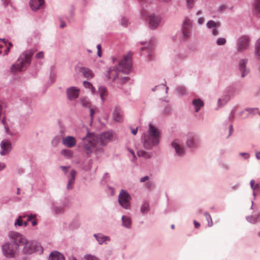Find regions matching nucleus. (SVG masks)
Masks as SVG:
<instances>
[{
	"label": "nucleus",
	"instance_id": "nucleus-1",
	"mask_svg": "<svg viewBox=\"0 0 260 260\" xmlns=\"http://www.w3.org/2000/svg\"><path fill=\"white\" fill-rule=\"evenodd\" d=\"M114 137L113 131L105 132L99 135L88 132L86 136L81 138L82 145L87 155H90L93 151L96 153L101 152L103 151L102 147L112 141Z\"/></svg>",
	"mask_w": 260,
	"mask_h": 260
},
{
	"label": "nucleus",
	"instance_id": "nucleus-53",
	"mask_svg": "<svg viewBox=\"0 0 260 260\" xmlns=\"http://www.w3.org/2000/svg\"><path fill=\"white\" fill-rule=\"evenodd\" d=\"M219 27H215L212 31V35L214 36H216L218 35V28Z\"/></svg>",
	"mask_w": 260,
	"mask_h": 260
},
{
	"label": "nucleus",
	"instance_id": "nucleus-27",
	"mask_svg": "<svg viewBox=\"0 0 260 260\" xmlns=\"http://www.w3.org/2000/svg\"><path fill=\"white\" fill-rule=\"evenodd\" d=\"M122 221V226L124 227L129 229L131 226V218L126 216H122L121 218Z\"/></svg>",
	"mask_w": 260,
	"mask_h": 260
},
{
	"label": "nucleus",
	"instance_id": "nucleus-43",
	"mask_svg": "<svg viewBox=\"0 0 260 260\" xmlns=\"http://www.w3.org/2000/svg\"><path fill=\"white\" fill-rule=\"evenodd\" d=\"M197 0H186V5L189 9H191L194 6V4Z\"/></svg>",
	"mask_w": 260,
	"mask_h": 260
},
{
	"label": "nucleus",
	"instance_id": "nucleus-61",
	"mask_svg": "<svg viewBox=\"0 0 260 260\" xmlns=\"http://www.w3.org/2000/svg\"><path fill=\"white\" fill-rule=\"evenodd\" d=\"M149 176H145L143 177H142L141 179H140V182H144L147 180H148L149 179Z\"/></svg>",
	"mask_w": 260,
	"mask_h": 260
},
{
	"label": "nucleus",
	"instance_id": "nucleus-40",
	"mask_svg": "<svg viewBox=\"0 0 260 260\" xmlns=\"http://www.w3.org/2000/svg\"><path fill=\"white\" fill-rule=\"evenodd\" d=\"M84 260H100V259L94 255L86 254L84 256Z\"/></svg>",
	"mask_w": 260,
	"mask_h": 260
},
{
	"label": "nucleus",
	"instance_id": "nucleus-9",
	"mask_svg": "<svg viewBox=\"0 0 260 260\" xmlns=\"http://www.w3.org/2000/svg\"><path fill=\"white\" fill-rule=\"evenodd\" d=\"M181 30L183 39L189 38L192 30V21L189 18L186 17L183 20Z\"/></svg>",
	"mask_w": 260,
	"mask_h": 260
},
{
	"label": "nucleus",
	"instance_id": "nucleus-37",
	"mask_svg": "<svg viewBox=\"0 0 260 260\" xmlns=\"http://www.w3.org/2000/svg\"><path fill=\"white\" fill-rule=\"evenodd\" d=\"M185 56L182 53L176 54L174 57V60L176 63H179L185 59Z\"/></svg>",
	"mask_w": 260,
	"mask_h": 260
},
{
	"label": "nucleus",
	"instance_id": "nucleus-15",
	"mask_svg": "<svg viewBox=\"0 0 260 260\" xmlns=\"http://www.w3.org/2000/svg\"><path fill=\"white\" fill-rule=\"evenodd\" d=\"M79 93V89L76 87L72 86L67 89V94L68 99L70 100L76 99Z\"/></svg>",
	"mask_w": 260,
	"mask_h": 260
},
{
	"label": "nucleus",
	"instance_id": "nucleus-51",
	"mask_svg": "<svg viewBox=\"0 0 260 260\" xmlns=\"http://www.w3.org/2000/svg\"><path fill=\"white\" fill-rule=\"evenodd\" d=\"M239 155L243 156L245 159H247L250 157V154L246 152H240Z\"/></svg>",
	"mask_w": 260,
	"mask_h": 260
},
{
	"label": "nucleus",
	"instance_id": "nucleus-56",
	"mask_svg": "<svg viewBox=\"0 0 260 260\" xmlns=\"http://www.w3.org/2000/svg\"><path fill=\"white\" fill-rule=\"evenodd\" d=\"M234 131L233 126L232 124H231L229 126V133L228 138L230 137L233 134Z\"/></svg>",
	"mask_w": 260,
	"mask_h": 260
},
{
	"label": "nucleus",
	"instance_id": "nucleus-18",
	"mask_svg": "<svg viewBox=\"0 0 260 260\" xmlns=\"http://www.w3.org/2000/svg\"><path fill=\"white\" fill-rule=\"evenodd\" d=\"M76 174L77 172L75 170H72L70 172V174L68 177V182L67 185V189L68 190H71L73 188Z\"/></svg>",
	"mask_w": 260,
	"mask_h": 260
},
{
	"label": "nucleus",
	"instance_id": "nucleus-58",
	"mask_svg": "<svg viewBox=\"0 0 260 260\" xmlns=\"http://www.w3.org/2000/svg\"><path fill=\"white\" fill-rule=\"evenodd\" d=\"M205 19L203 17H200L198 19V23L199 25H202L204 23Z\"/></svg>",
	"mask_w": 260,
	"mask_h": 260
},
{
	"label": "nucleus",
	"instance_id": "nucleus-49",
	"mask_svg": "<svg viewBox=\"0 0 260 260\" xmlns=\"http://www.w3.org/2000/svg\"><path fill=\"white\" fill-rule=\"evenodd\" d=\"M96 111H98V109H96H96L91 108L90 109V117L91 121L92 120V119L93 118V116H94V114Z\"/></svg>",
	"mask_w": 260,
	"mask_h": 260
},
{
	"label": "nucleus",
	"instance_id": "nucleus-36",
	"mask_svg": "<svg viewBox=\"0 0 260 260\" xmlns=\"http://www.w3.org/2000/svg\"><path fill=\"white\" fill-rule=\"evenodd\" d=\"M83 86L85 88H90L91 89L92 93H94V92L95 91V89L92 86V84L90 82H89L88 81H84L83 82Z\"/></svg>",
	"mask_w": 260,
	"mask_h": 260
},
{
	"label": "nucleus",
	"instance_id": "nucleus-6",
	"mask_svg": "<svg viewBox=\"0 0 260 260\" xmlns=\"http://www.w3.org/2000/svg\"><path fill=\"white\" fill-rule=\"evenodd\" d=\"M132 197L125 190L121 189L118 195V203L123 208L128 210L131 208V200Z\"/></svg>",
	"mask_w": 260,
	"mask_h": 260
},
{
	"label": "nucleus",
	"instance_id": "nucleus-39",
	"mask_svg": "<svg viewBox=\"0 0 260 260\" xmlns=\"http://www.w3.org/2000/svg\"><path fill=\"white\" fill-rule=\"evenodd\" d=\"M204 216L208 221V224L209 227H211L213 225V222L212 220V218L209 213L207 212L204 213Z\"/></svg>",
	"mask_w": 260,
	"mask_h": 260
},
{
	"label": "nucleus",
	"instance_id": "nucleus-55",
	"mask_svg": "<svg viewBox=\"0 0 260 260\" xmlns=\"http://www.w3.org/2000/svg\"><path fill=\"white\" fill-rule=\"evenodd\" d=\"M121 24L122 26H126L127 24V21L125 18H122L120 21Z\"/></svg>",
	"mask_w": 260,
	"mask_h": 260
},
{
	"label": "nucleus",
	"instance_id": "nucleus-24",
	"mask_svg": "<svg viewBox=\"0 0 260 260\" xmlns=\"http://www.w3.org/2000/svg\"><path fill=\"white\" fill-rule=\"evenodd\" d=\"M80 71L84 77L86 78L87 79H89L93 77V73L90 69L82 67L81 68Z\"/></svg>",
	"mask_w": 260,
	"mask_h": 260
},
{
	"label": "nucleus",
	"instance_id": "nucleus-14",
	"mask_svg": "<svg viewBox=\"0 0 260 260\" xmlns=\"http://www.w3.org/2000/svg\"><path fill=\"white\" fill-rule=\"evenodd\" d=\"M1 147L2 149V150L0 152L1 155H5L11 151V143L8 140H4L1 143Z\"/></svg>",
	"mask_w": 260,
	"mask_h": 260
},
{
	"label": "nucleus",
	"instance_id": "nucleus-47",
	"mask_svg": "<svg viewBox=\"0 0 260 260\" xmlns=\"http://www.w3.org/2000/svg\"><path fill=\"white\" fill-rule=\"evenodd\" d=\"M129 80V78L128 77H123L120 78L119 79V83L120 84H123L127 82Z\"/></svg>",
	"mask_w": 260,
	"mask_h": 260
},
{
	"label": "nucleus",
	"instance_id": "nucleus-5",
	"mask_svg": "<svg viewBox=\"0 0 260 260\" xmlns=\"http://www.w3.org/2000/svg\"><path fill=\"white\" fill-rule=\"evenodd\" d=\"M19 236L22 239L19 242V246H23L22 252L23 254L30 255L37 250L38 246L35 242L28 241L23 235L20 233H19Z\"/></svg>",
	"mask_w": 260,
	"mask_h": 260
},
{
	"label": "nucleus",
	"instance_id": "nucleus-22",
	"mask_svg": "<svg viewBox=\"0 0 260 260\" xmlns=\"http://www.w3.org/2000/svg\"><path fill=\"white\" fill-rule=\"evenodd\" d=\"M191 103L194 107L196 112H198L204 105V102L200 99H196L192 100Z\"/></svg>",
	"mask_w": 260,
	"mask_h": 260
},
{
	"label": "nucleus",
	"instance_id": "nucleus-13",
	"mask_svg": "<svg viewBox=\"0 0 260 260\" xmlns=\"http://www.w3.org/2000/svg\"><path fill=\"white\" fill-rule=\"evenodd\" d=\"M172 147L175 151L176 155L179 157L183 156L185 154V150L183 146L180 144L178 140H175L171 143Z\"/></svg>",
	"mask_w": 260,
	"mask_h": 260
},
{
	"label": "nucleus",
	"instance_id": "nucleus-48",
	"mask_svg": "<svg viewBox=\"0 0 260 260\" xmlns=\"http://www.w3.org/2000/svg\"><path fill=\"white\" fill-rule=\"evenodd\" d=\"M235 112H236V110L235 109H233L231 111V113H230V115L229 116V117H228L229 120H230L231 121H233V119H234V118L235 117Z\"/></svg>",
	"mask_w": 260,
	"mask_h": 260
},
{
	"label": "nucleus",
	"instance_id": "nucleus-23",
	"mask_svg": "<svg viewBox=\"0 0 260 260\" xmlns=\"http://www.w3.org/2000/svg\"><path fill=\"white\" fill-rule=\"evenodd\" d=\"M93 236L97 240L98 243L100 245L103 244L106 241H109L110 240V238L109 236H104L100 233L94 234Z\"/></svg>",
	"mask_w": 260,
	"mask_h": 260
},
{
	"label": "nucleus",
	"instance_id": "nucleus-19",
	"mask_svg": "<svg viewBox=\"0 0 260 260\" xmlns=\"http://www.w3.org/2000/svg\"><path fill=\"white\" fill-rule=\"evenodd\" d=\"M44 0H30L29 5L31 9L36 11L42 8L44 5Z\"/></svg>",
	"mask_w": 260,
	"mask_h": 260
},
{
	"label": "nucleus",
	"instance_id": "nucleus-38",
	"mask_svg": "<svg viewBox=\"0 0 260 260\" xmlns=\"http://www.w3.org/2000/svg\"><path fill=\"white\" fill-rule=\"evenodd\" d=\"M52 210L56 214H60L63 211V207L62 206H53L52 207Z\"/></svg>",
	"mask_w": 260,
	"mask_h": 260
},
{
	"label": "nucleus",
	"instance_id": "nucleus-62",
	"mask_svg": "<svg viewBox=\"0 0 260 260\" xmlns=\"http://www.w3.org/2000/svg\"><path fill=\"white\" fill-rule=\"evenodd\" d=\"M4 6H7L10 3V0H1Z\"/></svg>",
	"mask_w": 260,
	"mask_h": 260
},
{
	"label": "nucleus",
	"instance_id": "nucleus-33",
	"mask_svg": "<svg viewBox=\"0 0 260 260\" xmlns=\"http://www.w3.org/2000/svg\"><path fill=\"white\" fill-rule=\"evenodd\" d=\"M250 185L251 189L253 190V195L255 197L256 196L255 190L257 189H258L260 187V185L258 183L255 184V181L253 179L251 180L250 182Z\"/></svg>",
	"mask_w": 260,
	"mask_h": 260
},
{
	"label": "nucleus",
	"instance_id": "nucleus-31",
	"mask_svg": "<svg viewBox=\"0 0 260 260\" xmlns=\"http://www.w3.org/2000/svg\"><path fill=\"white\" fill-rule=\"evenodd\" d=\"M60 154L68 158H70L73 157V153L72 150L70 149H62L60 151Z\"/></svg>",
	"mask_w": 260,
	"mask_h": 260
},
{
	"label": "nucleus",
	"instance_id": "nucleus-4",
	"mask_svg": "<svg viewBox=\"0 0 260 260\" xmlns=\"http://www.w3.org/2000/svg\"><path fill=\"white\" fill-rule=\"evenodd\" d=\"M35 51L33 50L23 52L17 59L15 64H13L11 70L14 73L17 71H22L25 69L31 63V58Z\"/></svg>",
	"mask_w": 260,
	"mask_h": 260
},
{
	"label": "nucleus",
	"instance_id": "nucleus-11",
	"mask_svg": "<svg viewBox=\"0 0 260 260\" xmlns=\"http://www.w3.org/2000/svg\"><path fill=\"white\" fill-rule=\"evenodd\" d=\"M249 45V38L247 36L240 37L237 41V49L239 51L246 49Z\"/></svg>",
	"mask_w": 260,
	"mask_h": 260
},
{
	"label": "nucleus",
	"instance_id": "nucleus-3",
	"mask_svg": "<svg viewBox=\"0 0 260 260\" xmlns=\"http://www.w3.org/2000/svg\"><path fill=\"white\" fill-rule=\"evenodd\" d=\"M132 54L129 53L126 55H124L123 59L118 63V66L120 69L117 66L113 68H110L108 70L106 77L108 79L111 78V75L112 72H116V75L113 76V80H115L118 77V73L122 72L124 74H128L129 73L132 67Z\"/></svg>",
	"mask_w": 260,
	"mask_h": 260
},
{
	"label": "nucleus",
	"instance_id": "nucleus-20",
	"mask_svg": "<svg viewBox=\"0 0 260 260\" xmlns=\"http://www.w3.org/2000/svg\"><path fill=\"white\" fill-rule=\"evenodd\" d=\"M113 118L116 122H121L122 120V112L120 108L116 107L113 112Z\"/></svg>",
	"mask_w": 260,
	"mask_h": 260
},
{
	"label": "nucleus",
	"instance_id": "nucleus-16",
	"mask_svg": "<svg viewBox=\"0 0 260 260\" xmlns=\"http://www.w3.org/2000/svg\"><path fill=\"white\" fill-rule=\"evenodd\" d=\"M148 17L150 27L151 29H155L157 27L160 22V17L155 15H150Z\"/></svg>",
	"mask_w": 260,
	"mask_h": 260
},
{
	"label": "nucleus",
	"instance_id": "nucleus-30",
	"mask_svg": "<svg viewBox=\"0 0 260 260\" xmlns=\"http://www.w3.org/2000/svg\"><path fill=\"white\" fill-rule=\"evenodd\" d=\"M207 27L209 29L214 28L215 27H219L220 24L218 22H215L213 20H209L206 23Z\"/></svg>",
	"mask_w": 260,
	"mask_h": 260
},
{
	"label": "nucleus",
	"instance_id": "nucleus-50",
	"mask_svg": "<svg viewBox=\"0 0 260 260\" xmlns=\"http://www.w3.org/2000/svg\"><path fill=\"white\" fill-rule=\"evenodd\" d=\"M44 57V53L43 51H40L36 55V57L38 59H42Z\"/></svg>",
	"mask_w": 260,
	"mask_h": 260
},
{
	"label": "nucleus",
	"instance_id": "nucleus-64",
	"mask_svg": "<svg viewBox=\"0 0 260 260\" xmlns=\"http://www.w3.org/2000/svg\"><path fill=\"white\" fill-rule=\"evenodd\" d=\"M255 157L257 159L260 160V151L255 152Z\"/></svg>",
	"mask_w": 260,
	"mask_h": 260
},
{
	"label": "nucleus",
	"instance_id": "nucleus-8",
	"mask_svg": "<svg viewBox=\"0 0 260 260\" xmlns=\"http://www.w3.org/2000/svg\"><path fill=\"white\" fill-rule=\"evenodd\" d=\"M142 140L144 148L148 150L152 149L154 147L157 146L160 141V139L158 138L145 135H143Z\"/></svg>",
	"mask_w": 260,
	"mask_h": 260
},
{
	"label": "nucleus",
	"instance_id": "nucleus-45",
	"mask_svg": "<svg viewBox=\"0 0 260 260\" xmlns=\"http://www.w3.org/2000/svg\"><path fill=\"white\" fill-rule=\"evenodd\" d=\"M22 216H19L18 218L16 220L14 224L15 226L18 225V226H21L23 225V221H22Z\"/></svg>",
	"mask_w": 260,
	"mask_h": 260
},
{
	"label": "nucleus",
	"instance_id": "nucleus-17",
	"mask_svg": "<svg viewBox=\"0 0 260 260\" xmlns=\"http://www.w3.org/2000/svg\"><path fill=\"white\" fill-rule=\"evenodd\" d=\"M62 144L68 148H73L77 143L76 140L73 136H68L62 139Z\"/></svg>",
	"mask_w": 260,
	"mask_h": 260
},
{
	"label": "nucleus",
	"instance_id": "nucleus-12",
	"mask_svg": "<svg viewBox=\"0 0 260 260\" xmlns=\"http://www.w3.org/2000/svg\"><path fill=\"white\" fill-rule=\"evenodd\" d=\"M248 62V59L246 58L240 60L238 64V70L241 73V77L244 78L247 76L249 72V69L246 67Z\"/></svg>",
	"mask_w": 260,
	"mask_h": 260
},
{
	"label": "nucleus",
	"instance_id": "nucleus-28",
	"mask_svg": "<svg viewBox=\"0 0 260 260\" xmlns=\"http://www.w3.org/2000/svg\"><path fill=\"white\" fill-rule=\"evenodd\" d=\"M176 91L180 96H185L187 94V89L184 86H178L176 89Z\"/></svg>",
	"mask_w": 260,
	"mask_h": 260
},
{
	"label": "nucleus",
	"instance_id": "nucleus-10",
	"mask_svg": "<svg viewBox=\"0 0 260 260\" xmlns=\"http://www.w3.org/2000/svg\"><path fill=\"white\" fill-rule=\"evenodd\" d=\"M144 135L149 136V137H153L154 138L160 139L161 134L159 129L152 123L148 124V127L146 133Z\"/></svg>",
	"mask_w": 260,
	"mask_h": 260
},
{
	"label": "nucleus",
	"instance_id": "nucleus-21",
	"mask_svg": "<svg viewBox=\"0 0 260 260\" xmlns=\"http://www.w3.org/2000/svg\"><path fill=\"white\" fill-rule=\"evenodd\" d=\"M48 260H64V257L63 255L59 252L53 251L50 253Z\"/></svg>",
	"mask_w": 260,
	"mask_h": 260
},
{
	"label": "nucleus",
	"instance_id": "nucleus-46",
	"mask_svg": "<svg viewBox=\"0 0 260 260\" xmlns=\"http://www.w3.org/2000/svg\"><path fill=\"white\" fill-rule=\"evenodd\" d=\"M157 88H162L163 89H166V93L168 92V87L167 86H166L164 84H161L160 85H158V86H156L155 87H154L152 89V91H154L155 90V89Z\"/></svg>",
	"mask_w": 260,
	"mask_h": 260
},
{
	"label": "nucleus",
	"instance_id": "nucleus-44",
	"mask_svg": "<svg viewBox=\"0 0 260 260\" xmlns=\"http://www.w3.org/2000/svg\"><path fill=\"white\" fill-rule=\"evenodd\" d=\"M216 43L219 46L223 45L226 43V40L223 38H219L217 40Z\"/></svg>",
	"mask_w": 260,
	"mask_h": 260
},
{
	"label": "nucleus",
	"instance_id": "nucleus-26",
	"mask_svg": "<svg viewBox=\"0 0 260 260\" xmlns=\"http://www.w3.org/2000/svg\"><path fill=\"white\" fill-rule=\"evenodd\" d=\"M246 220L248 222L255 224L258 221L260 220V213L255 215H250L246 217Z\"/></svg>",
	"mask_w": 260,
	"mask_h": 260
},
{
	"label": "nucleus",
	"instance_id": "nucleus-29",
	"mask_svg": "<svg viewBox=\"0 0 260 260\" xmlns=\"http://www.w3.org/2000/svg\"><path fill=\"white\" fill-rule=\"evenodd\" d=\"M99 92L102 102H104L105 101V96H106L108 94L107 89L105 87L101 86L99 88Z\"/></svg>",
	"mask_w": 260,
	"mask_h": 260
},
{
	"label": "nucleus",
	"instance_id": "nucleus-52",
	"mask_svg": "<svg viewBox=\"0 0 260 260\" xmlns=\"http://www.w3.org/2000/svg\"><path fill=\"white\" fill-rule=\"evenodd\" d=\"M221 168L225 170H228L230 168V166L228 164L223 163L221 164Z\"/></svg>",
	"mask_w": 260,
	"mask_h": 260
},
{
	"label": "nucleus",
	"instance_id": "nucleus-57",
	"mask_svg": "<svg viewBox=\"0 0 260 260\" xmlns=\"http://www.w3.org/2000/svg\"><path fill=\"white\" fill-rule=\"evenodd\" d=\"M60 168L64 172V173L65 174H66L67 173V171H68V169L69 168H70V166H61L60 167Z\"/></svg>",
	"mask_w": 260,
	"mask_h": 260
},
{
	"label": "nucleus",
	"instance_id": "nucleus-41",
	"mask_svg": "<svg viewBox=\"0 0 260 260\" xmlns=\"http://www.w3.org/2000/svg\"><path fill=\"white\" fill-rule=\"evenodd\" d=\"M81 102L82 104V105L84 107H90V103L87 99L83 98L81 99Z\"/></svg>",
	"mask_w": 260,
	"mask_h": 260
},
{
	"label": "nucleus",
	"instance_id": "nucleus-54",
	"mask_svg": "<svg viewBox=\"0 0 260 260\" xmlns=\"http://www.w3.org/2000/svg\"><path fill=\"white\" fill-rule=\"evenodd\" d=\"M2 123L3 124H4V127H5V131H6V132L7 133H9V127H8V126L6 124V121L4 119V118L2 120Z\"/></svg>",
	"mask_w": 260,
	"mask_h": 260
},
{
	"label": "nucleus",
	"instance_id": "nucleus-60",
	"mask_svg": "<svg viewBox=\"0 0 260 260\" xmlns=\"http://www.w3.org/2000/svg\"><path fill=\"white\" fill-rule=\"evenodd\" d=\"M27 221H31L32 219L35 218L36 217L35 214H30L29 215H27Z\"/></svg>",
	"mask_w": 260,
	"mask_h": 260
},
{
	"label": "nucleus",
	"instance_id": "nucleus-59",
	"mask_svg": "<svg viewBox=\"0 0 260 260\" xmlns=\"http://www.w3.org/2000/svg\"><path fill=\"white\" fill-rule=\"evenodd\" d=\"M246 110L248 111L249 113H252L255 111H258L257 109L256 108H246Z\"/></svg>",
	"mask_w": 260,
	"mask_h": 260
},
{
	"label": "nucleus",
	"instance_id": "nucleus-25",
	"mask_svg": "<svg viewBox=\"0 0 260 260\" xmlns=\"http://www.w3.org/2000/svg\"><path fill=\"white\" fill-rule=\"evenodd\" d=\"M231 96L230 95H224L221 98L218 100V107H221L225 105L230 100Z\"/></svg>",
	"mask_w": 260,
	"mask_h": 260
},
{
	"label": "nucleus",
	"instance_id": "nucleus-34",
	"mask_svg": "<svg viewBox=\"0 0 260 260\" xmlns=\"http://www.w3.org/2000/svg\"><path fill=\"white\" fill-rule=\"evenodd\" d=\"M137 155L139 157H144L145 158H150L152 156L151 153L146 152L143 150H138L137 152Z\"/></svg>",
	"mask_w": 260,
	"mask_h": 260
},
{
	"label": "nucleus",
	"instance_id": "nucleus-35",
	"mask_svg": "<svg viewBox=\"0 0 260 260\" xmlns=\"http://www.w3.org/2000/svg\"><path fill=\"white\" fill-rule=\"evenodd\" d=\"M149 205L147 203H144L140 209V211L143 214H145L149 211Z\"/></svg>",
	"mask_w": 260,
	"mask_h": 260
},
{
	"label": "nucleus",
	"instance_id": "nucleus-63",
	"mask_svg": "<svg viewBox=\"0 0 260 260\" xmlns=\"http://www.w3.org/2000/svg\"><path fill=\"white\" fill-rule=\"evenodd\" d=\"M138 127H136V128H132L131 129V133L134 135H136L137 134L138 132Z\"/></svg>",
	"mask_w": 260,
	"mask_h": 260
},
{
	"label": "nucleus",
	"instance_id": "nucleus-32",
	"mask_svg": "<svg viewBox=\"0 0 260 260\" xmlns=\"http://www.w3.org/2000/svg\"><path fill=\"white\" fill-rule=\"evenodd\" d=\"M254 13L257 16H260V0L254 1Z\"/></svg>",
	"mask_w": 260,
	"mask_h": 260
},
{
	"label": "nucleus",
	"instance_id": "nucleus-7",
	"mask_svg": "<svg viewBox=\"0 0 260 260\" xmlns=\"http://www.w3.org/2000/svg\"><path fill=\"white\" fill-rule=\"evenodd\" d=\"M200 144L199 136L194 133L189 132L186 135V145L190 149H196Z\"/></svg>",
	"mask_w": 260,
	"mask_h": 260
},
{
	"label": "nucleus",
	"instance_id": "nucleus-42",
	"mask_svg": "<svg viewBox=\"0 0 260 260\" xmlns=\"http://www.w3.org/2000/svg\"><path fill=\"white\" fill-rule=\"evenodd\" d=\"M60 138L59 136L55 137L51 141L52 145L54 146H56L60 142Z\"/></svg>",
	"mask_w": 260,
	"mask_h": 260
},
{
	"label": "nucleus",
	"instance_id": "nucleus-2",
	"mask_svg": "<svg viewBox=\"0 0 260 260\" xmlns=\"http://www.w3.org/2000/svg\"><path fill=\"white\" fill-rule=\"evenodd\" d=\"M9 241L2 245L3 255L7 258H13L19 252V242L22 240L19 236V233L10 232L8 234Z\"/></svg>",
	"mask_w": 260,
	"mask_h": 260
}]
</instances>
